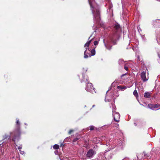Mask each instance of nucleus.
<instances>
[{"instance_id":"37998d69","label":"nucleus","mask_w":160,"mask_h":160,"mask_svg":"<svg viewBox=\"0 0 160 160\" xmlns=\"http://www.w3.org/2000/svg\"><path fill=\"white\" fill-rule=\"evenodd\" d=\"M137 157L138 158V156H137Z\"/></svg>"},{"instance_id":"c756f323","label":"nucleus","mask_w":160,"mask_h":160,"mask_svg":"<svg viewBox=\"0 0 160 160\" xmlns=\"http://www.w3.org/2000/svg\"><path fill=\"white\" fill-rule=\"evenodd\" d=\"M54 153L56 155H58V150L55 151Z\"/></svg>"},{"instance_id":"c85d7f7f","label":"nucleus","mask_w":160,"mask_h":160,"mask_svg":"<svg viewBox=\"0 0 160 160\" xmlns=\"http://www.w3.org/2000/svg\"><path fill=\"white\" fill-rule=\"evenodd\" d=\"M73 131V130H70L68 132V133L69 134H70Z\"/></svg>"},{"instance_id":"7c9ffc66","label":"nucleus","mask_w":160,"mask_h":160,"mask_svg":"<svg viewBox=\"0 0 160 160\" xmlns=\"http://www.w3.org/2000/svg\"><path fill=\"white\" fill-rule=\"evenodd\" d=\"M124 69L126 70V71H128V67H126V66H124Z\"/></svg>"},{"instance_id":"aec40b11","label":"nucleus","mask_w":160,"mask_h":160,"mask_svg":"<svg viewBox=\"0 0 160 160\" xmlns=\"http://www.w3.org/2000/svg\"><path fill=\"white\" fill-rule=\"evenodd\" d=\"M105 101L106 102H109L110 101V100L109 99H108L107 96H106V98H105Z\"/></svg>"},{"instance_id":"72a5a7b5","label":"nucleus","mask_w":160,"mask_h":160,"mask_svg":"<svg viewBox=\"0 0 160 160\" xmlns=\"http://www.w3.org/2000/svg\"><path fill=\"white\" fill-rule=\"evenodd\" d=\"M113 148V147H112V146H111V148H110V149H112V148Z\"/></svg>"},{"instance_id":"39448f33","label":"nucleus","mask_w":160,"mask_h":160,"mask_svg":"<svg viewBox=\"0 0 160 160\" xmlns=\"http://www.w3.org/2000/svg\"><path fill=\"white\" fill-rule=\"evenodd\" d=\"M112 154L109 152H106L104 153L101 152L98 155V160H109L111 159Z\"/></svg>"},{"instance_id":"dca6fc26","label":"nucleus","mask_w":160,"mask_h":160,"mask_svg":"<svg viewBox=\"0 0 160 160\" xmlns=\"http://www.w3.org/2000/svg\"><path fill=\"white\" fill-rule=\"evenodd\" d=\"M112 126L114 127H115L118 128L119 126V124H118L116 123L112 122Z\"/></svg>"},{"instance_id":"f03ea898","label":"nucleus","mask_w":160,"mask_h":160,"mask_svg":"<svg viewBox=\"0 0 160 160\" xmlns=\"http://www.w3.org/2000/svg\"><path fill=\"white\" fill-rule=\"evenodd\" d=\"M88 1L93 14L94 22L98 23L100 20V12L98 7H94V0H88Z\"/></svg>"},{"instance_id":"f8f14e48","label":"nucleus","mask_w":160,"mask_h":160,"mask_svg":"<svg viewBox=\"0 0 160 160\" xmlns=\"http://www.w3.org/2000/svg\"><path fill=\"white\" fill-rule=\"evenodd\" d=\"M150 93L148 92H145L144 93V97L146 98H149L150 97Z\"/></svg>"},{"instance_id":"393cba45","label":"nucleus","mask_w":160,"mask_h":160,"mask_svg":"<svg viewBox=\"0 0 160 160\" xmlns=\"http://www.w3.org/2000/svg\"><path fill=\"white\" fill-rule=\"evenodd\" d=\"M16 123L17 125H20V122L19 121V119H17Z\"/></svg>"},{"instance_id":"0eeeda50","label":"nucleus","mask_w":160,"mask_h":160,"mask_svg":"<svg viewBox=\"0 0 160 160\" xmlns=\"http://www.w3.org/2000/svg\"><path fill=\"white\" fill-rule=\"evenodd\" d=\"M95 154L94 151L92 149H90L87 152L86 156L89 158H91Z\"/></svg>"},{"instance_id":"2f4dec72","label":"nucleus","mask_w":160,"mask_h":160,"mask_svg":"<svg viewBox=\"0 0 160 160\" xmlns=\"http://www.w3.org/2000/svg\"><path fill=\"white\" fill-rule=\"evenodd\" d=\"M126 74H126H123L121 76L122 77L124 76V75H125Z\"/></svg>"},{"instance_id":"473e14b6","label":"nucleus","mask_w":160,"mask_h":160,"mask_svg":"<svg viewBox=\"0 0 160 160\" xmlns=\"http://www.w3.org/2000/svg\"><path fill=\"white\" fill-rule=\"evenodd\" d=\"M143 153H144V156H146L147 155L146 154V153L144 152H143Z\"/></svg>"},{"instance_id":"6ab92c4d","label":"nucleus","mask_w":160,"mask_h":160,"mask_svg":"<svg viewBox=\"0 0 160 160\" xmlns=\"http://www.w3.org/2000/svg\"><path fill=\"white\" fill-rule=\"evenodd\" d=\"M134 95L136 96V97H137L138 96V93L137 92L136 90H135L133 92Z\"/></svg>"},{"instance_id":"58836bf2","label":"nucleus","mask_w":160,"mask_h":160,"mask_svg":"<svg viewBox=\"0 0 160 160\" xmlns=\"http://www.w3.org/2000/svg\"><path fill=\"white\" fill-rule=\"evenodd\" d=\"M95 105H93V106H92V107H94Z\"/></svg>"},{"instance_id":"4c0bfd02","label":"nucleus","mask_w":160,"mask_h":160,"mask_svg":"<svg viewBox=\"0 0 160 160\" xmlns=\"http://www.w3.org/2000/svg\"><path fill=\"white\" fill-rule=\"evenodd\" d=\"M158 57H159V58H160V56L159 55V54H158Z\"/></svg>"},{"instance_id":"bb28decb","label":"nucleus","mask_w":160,"mask_h":160,"mask_svg":"<svg viewBox=\"0 0 160 160\" xmlns=\"http://www.w3.org/2000/svg\"><path fill=\"white\" fill-rule=\"evenodd\" d=\"M22 145H20L18 146V149L19 150H20V149L22 148Z\"/></svg>"},{"instance_id":"5701e85b","label":"nucleus","mask_w":160,"mask_h":160,"mask_svg":"<svg viewBox=\"0 0 160 160\" xmlns=\"http://www.w3.org/2000/svg\"><path fill=\"white\" fill-rule=\"evenodd\" d=\"M98 41H95L94 42V44L95 45H97L98 44Z\"/></svg>"},{"instance_id":"2eb2a0df","label":"nucleus","mask_w":160,"mask_h":160,"mask_svg":"<svg viewBox=\"0 0 160 160\" xmlns=\"http://www.w3.org/2000/svg\"><path fill=\"white\" fill-rule=\"evenodd\" d=\"M112 113H113V112H116L115 111L116 110V107L115 106V105L114 104H113V103H112Z\"/></svg>"},{"instance_id":"1a4fd4ad","label":"nucleus","mask_w":160,"mask_h":160,"mask_svg":"<svg viewBox=\"0 0 160 160\" xmlns=\"http://www.w3.org/2000/svg\"><path fill=\"white\" fill-rule=\"evenodd\" d=\"M89 45L88 44L87 42L84 45V47L86 48V50L84 52V57L85 58H88V53H87L86 51H87V49H88V50L89 51H90V50L88 48Z\"/></svg>"},{"instance_id":"f3484780","label":"nucleus","mask_w":160,"mask_h":160,"mask_svg":"<svg viewBox=\"0 0 160 160\" xmlns=\"http://www.w3.org/2000/svg\"><path fill=\"white\" fill-rule=\"evenodd\" d=\"M53 148L54 149H58L59 148V146L58 144H55L53 145Z\"/></svg>"},{"instance_id":"423d86ee","label":"nucleus","mask_w":160,"mask_h":160,"mask_svg":"<svg viewBox=\"0 0 160 160\" xmlns=\"http://www.w3.org/2000/svg\"><path fill=\"white\" fill-rule=\"evenodd\" d=\"M113 117L115 121L119 122L120 121V115L118 112H113Z\"/></svg>"},{"instance_id":"f257e3e1","label":"nucleus","mask_w":160,"mask_h":160,"mask_svg":"<svg viewBox=\"0 0 160 160\" xmlns=\"http://www.w3.org/2000/svg\"><path fill=\"white\" fill-rule=\"evenodd\" d=\"M114 28L116 31L111 36L110 38V40H107L106 43L105 42V40H103V42L106 48L108 50H110L111 49L112 46L110 44L111 42L112 43L113 45L116 44V39L118 38L119 36V33L120 30V26L118 23H116L114 25Z\"/></svg>"},{"instance_id":"7ed1b4c3","label":"nucleus","mask_w":160,"mask_h":160,"mask_svg":"<svg viewBox=\"0 0 160 160\" xmlns=\"http://www.w3.org/2000/svg\"><path fill=\"white\" fill-rule=\"evenodd\" d=\"M20 132L19 130L17 129L12 132L10 133V135H8L5 134L3 136V140L7 138H8L9 139H11V138H12V140L14 142L17 140H18L20 138Z\"/></svg>"},{"instance_id":"412c9836","label":"nucleus","mask_w":160,"mask_h":160,"mask_svg":"<svg viewBox=\"0 0 160 160\" xmlns=\"http://www.w3.org/2000/svg\"><path fill=\"white\" fill-rule=\"evenodd\" d=\"M95 127L93 126H91L90 127V129L91 130H93L94 128Z\"/></svg>"},{"instance_id":"e433bc0d","label":"nucleus","mask_w":160,"mask_h":160,"mask_svg":"<svg viewBox=\"0 0 160 160\" xmlns=\"http://www.w3.org/2000/svg\"><path fill=\"white\" fill-rule=\"evenodd\" d=\"M92 36L91 35L89 38H88V39L89 40L90 38V37Z\"/></svg>"},{"instance_id":"20e7f679","label":"nucleus","mask_w":160,"mask_h":160,"mask_svg":"<svg viewBox=\"0 0 160 160\" xmlns=\"http://www.w3.org/2000/svg\"><path fill=\"white\" fill-rule=\"evenodd\" d=\"M83 80L84 81H86L87 85L85 89L88 92H90L92 93L95 92V88H93L92 83H89L88 81V77L87 76H85L83 74Z\"/></svg>"},{"instance_id":"c9c22d12","label":"nucleus","mask_w":160,"mask_h":160,"mask_svg":"<svg viewBox=\"0 0 160 160\" xmlns=\"http://www.w3.org/2000/svg\"><path fill=\"white\" fill-rule=\"evenodd\" d=\"M63 146V144L62 143L61 144V146Z\"/></svg>"},{"instance_id":"a19ab883","label":"nucleus","mask_w":160,"mask_h":160,"mask_svg":"<svg viewBox=\"0 0 160 160\" xmlns=\"http://www.w3.org/2000/svg\"><path fill=\"white\" fill-rule=\"evenodd\" d=\"M108 90L107 91V92H108Z\"/></svg>"},{"instance_id":"4be33fe9","label":"nucleus","mask_w":160,"mask_h":160,"mask_svg":"<svg viewBox=\"0 0 160 160\" xmlns=\"http://www.w3.org/2000/svg\"><path fill=\"white\" fill-rule=\"evenodd\" d=\"M112 5H110V6H109V11L110 12H112V9H111V8H112Z\"/></svg>"},{"instance_id":"9b49d317","label":"nucleus","mask_w":160,"mask_h":160,"mask_svg":"<svg viewBox=\"0 0 160 160\" xmlns=\"http://www.w3.org/2000/svg\"><path fill=\"white\" fill-rule=\"evenodd\" d=\"M119 64L120 65L125 64V62L123 59H120L118 61Z\"/></svg>"},{"instance_id":"9d476101","label":"nucleus","mask_w":160,"mask_h":160,"mask_svg":"<svg viewBox=\"0 0 160 160\" xmlns=\"http://www.w3.org/2000/svg\"><path fill=\"white\" fill-rule=\"evenodd\" d=\"M141 77L142 79L144 82L147 81L148 80V78H147L146 76V72L143 71L141 74Z\"/></svg>"},{"instance_id":"ea45409f","label":"nucleus","mask_w":160,"mask_h":160,"mask_svg":"<svg viewBox=\"0 0 160 160\" xmlns=\"http://www.w3.org/2000/svg\"><path fill=\"white\" fill-rule=\"evenodd\" d=\"M87 69H86V70H85L86 71H87Z\"/></svg>"},{"instance_id":"cd10ccee","label":"nucleus","mask_w":160,"mask_h":160,"mask_svg":"<svg viewBox=\"0 0 160 160\" xmlns=\"http://www.w3.org/2000/svg\"><path fill=\"white\" fill-rule=\"evenodd\" d=\"M19 152H20V154H23L24 153V151H22L21 150H19Z\"/></svg>"},{"instance_id":"a878e982","label":"nucleus","mask_w":160,"mask_h":160,"mask_svg":"<svg viewBox=\"0 0 160 160\" xmlns=\"http://www.w3.org/2000/svg\"><path fill=\"white\" fill-rule=\"evenodd\" d=\"M93 38H92L90 40H89V41H88V42H87V43H88V44L90 45V43L93 40Z\"/></svg>"},{"instance_id":"79ce46f5","label":"nucleus","mask_w":160,"mask_h":160,"mask_svg":"<svg viewBox=\"0 0 160 160\" xmlns=\"http://www.w3.org/2000/svg\"><path fill=\"white\" fill-rule=\"evenodd\" d=\"M25 125H27V124H26V123H25Z\"/></svg>"},{"instance_id":"4468645a","label":"nucleus","mask_w":160,"mask_h":160,"mask_svg":"<svg viewBox=\"0 0 160 160\" xmlns=\"http://www.w3.org/2000/svg\"><path fill=\"white\" fill-rule=\"evenodd\" d=\"M91 55H90L89 54H88L89 55V56L88 55V57H90L91 56H93L95 54V51L94 49H92L91 51Z\"/></svg>"},{"instance_id":"f704fd0d","label":"nucleus","mask_w":160,"mask_h":160,"mask_svg":"<svg viewBox=\"0 0 160 160\" xmlns=\"http://www.w3.org/2000/svg\"><path fill=\"white\" fill-rule=\"evenodd\" d=\"M134 124L135 126H136L137 125V124L136 123H134Z\"/></svg>"},{"instance_id":"ddd939ff","label":"nucleus","mask_w":160,"mask_h":160,"mask_svg":"<svg viewBox=\"0 0 160 160\" xmlns=\"http://www.w3.org/2000/svg\"><path fill=\"white\" fill-rule=\"evenodd\" d=\"M117 88L119 90H120L121 91H123V90H125L126 88V87H122L121 86H118Z\"/></svg>"},{"instance_id":"b1692460","label":"nucleus","mask_w":160,"mask_h":160,"mask_svg":"<svg viewBox=\"0 0 160 160\" xmlns=\"http://www.w3.org/2000/svg\"><path fill=\"white\" fill-rule=\"evenodd\" d=\"M79 140V138H74L73 140V142H75Z\"/></svg>"},{"instance_id":"6e6552de","label":"nucleus","mask_w":160,"mask_h":160,"mask_svg":"<svg viewBox=\"0 0 160 160\" xmlns=\"http://www.w3.org/2000/svg\"><path fill=\"white\" fill-rule=\"evenodd\" d=\"M160 106V105L158 104H148V107L149 108L153 110H158L159 109H157V108Z\"/></svg>"},{"instance_id":"a211bd4d","label":"nucleus","mask_w":160,"mask_h":160,"mask_svg":"<svg viewBox=\"0 0 160 160\" xmlns=\"http://www.w3.org/2000/svg\"><path fill=\"white\" fill-rule=\"evenodd\" d=\"M118 143L117 144V145L119 147L122 144V142L121 140H119L118 142Z\"/></svg>"}]
</instances>
